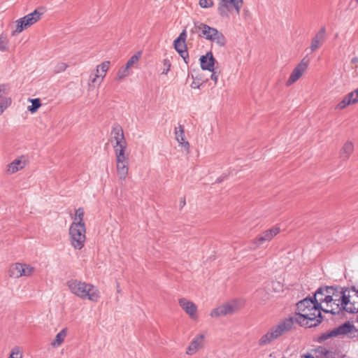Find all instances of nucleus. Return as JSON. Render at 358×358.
Wrapping results in <instances>:
<instances>
[{"label":"nucleus","instance_id":"obj_34","mask_svg":"<svg viewBox=\"0 0 358 358\" xmlns=\"http://www.w3.org/2000/svg\"><path fill=\"white\" fill-rule=\"evenodd\" d=\"M129 75V68L124 66L120 68L117 73V79L122 80Z\"/></svg>","mask_w":358,"mask_h":358},{"label":"nucleus","instance_id":"obj_45","mask_svg":"<svg viewBox=\"0 0 358 358\" xmlns=\"http://www.w3.org/2000/svg\"><path fill=\"white\" fill-rule=\"evenodd\" d=\"M187 38V33L185 30H183L179 35V36L176 39H179V41H182L185 43V40Z\"/></svg>","mask_w":358,"mask_h":358},{"label":"nucleus","instance_id":"obj_1","mask_svg":"<svg viewBox=\"0 0 358 358\" xmlns=\"http://www.w3.org/2000/svg\"><path fill=\"white\" fill-rule=\"evenodd\" d=\"M324 309L310 297H306L296 303V312L272 327L259 340L260 346L267 345L292 329L294 323L302 327H316L322 321L321 311Z\"/></svg>","mask_w":358,"mask_h":358},{"label":"nucleus","instance_id":"obj_38","mask_svg":"<svg viewBox=\"0 0 358 358\" xmlns=\"http://www.w3.org/2000/svg\"><path fill=\"white\" fill-rule=\"evenodd\" d=\"M115 157L116 164L129 162V154H117L115 155Z\"/></svg>","mask_w":358,"mask_h":358},{"label":"nucleus","instance_id":"obj_40","mask_svg":"<svg viewBox=\"0 0 358 358\" xmlns=\"http://www.w3.org/2000/svg\"><path fill=\"white\" fill-rule=\"evenodd\" d=\"M10 103L11 100L10 99H6L0 102V115L8 107V106L10 105Z\"/></svg>","mask_w":358,"mask_h":358},{"label":"nucleus","instance_id":"obj_4","mask_svg":"<svg viewBox=\"0 0 358 358\" xmlns=\"http://www.w3.org/2000/svg\"><path fill=\"white\" fill-rule=\"evenodd\" d=\"M194 28L199 37H203L206 40L213 41L220 47L225 45L226 38L223 34L217 29L199 22H194Z\"/></svg>","mask_w":358,"mask_h":358},{"label":"nucleus","instance_id":"obj_8","mask_svg":"<svg viewBox=\"0 0 358 358\" xmlns=\"http://www.w3.org/2000/svg\"><path fill=\"white\" fill-rule=\"evenodd\" d=\"M243 6V0H218L217 10L221 16H228L233 10L238 14Z\"/></svg>","mask_w":358,"mask_h":358},{"label":"nucleus","instance_id":"obj_54","mask_svg":"<svg viewBox=\"0 0 358 358\" xmlns=\"http://www.w3.org/2000/svg\"><path fill=\"white\" fill-rule=\"evenodd\" d=\"M355 1H356L357 3H358V0H355Z\"/></svg>","mask_w":358,"mask_h":358},{"label":"nucleus","instance_id":"obj_47","mask_svg":"<svg viewBox=\"0 0 358 358\" xmlns=\"http://www.w3.org/2000/svg\"><path fill=\"white\" fill-rule=\"evenodd\" d=\"M8 89V87L6 85H0V97L2 96V94H7Z\"/></svg>","mask_w":358,"mask_h":358},{"label":"nucleus","instance_id":"obj_53","mask_svg":"<svg viewBox=\"0 0 358 358\" xmlns=\"http://www.w3.org/2000/svg\"><path fill=\"white\" fill-rule=\"evenodd\" d=\"M117 292H120V289H119V285H117Z\"/></svg>","mask_w":358,"mask_h":358},{"label":"nucleus","instance_id":"obj_19","mask_svg":"<svg viewBox=\"0 0 358 358\" xmlns=\"http://www.w3.org/2000/svg\"><path fill=\"white\" fill-rule=\"evenodd\" d=\"M174 48L178 54L182 57L186 64L188 63V52L186 48L185 43L179 41V39H175L173 42Z\"/></svg>","mask_w":358,"mask_h":358},{"label":"nucleus","instance_id":"obj_11","mask_svg":"<svg viewBox=\"0 0 358 358\" xmlns=\"http://www.w3.org/2000/svg\"><path fill=\"white\" fill-rule=\"evenodd\" d=\"M348 304L345 306V311L350 313H358V289L355 287L348 288Z\"/></svg>","mask_w":358,"mask_h":358},{"label":"nucleus","instance_id":"obj_41","mask_svg":"<svg viewBox=\"0 0 358 358\" xmlns=\"http://www.w3.org/2000/svg\"><path fill=\"white\" fill-rule=\"evenodd\" d=\"M171 62L169 59H164L163 60V71L162 74L166 75L171 69Z\"/></svg>","mask_w":358,"mask_h":358},{"label":"nucleus","instance_id":"obj_33","mask_svg":"<svg viewBox=\"0 0 358 358\" xmlns=\"http://www.w3.org/2000/svg\"><path fill=\"white\" fill-rule=\"evenodd\" d=\"M31 105L28 107V110L31 113H35L41 106V101L38 99H30Z\"/></svg>","mask_w":358,"mask_h":358},{"label":"nucleus","instance_id":"obj_27","mask_svg":"<svg viewBox=\"0 0 358 358\" xmlns=\"http://www.w3.org/2000/svg\"><path fill=\"white\" fill-rule=\"evenodd\" d=\"M22 263H15L13 264L9 269V275L15 278H19L22 277Z\"/></svg>","mask_w":358,"mask_h":358},{"label":"nucleus","instance_id":"obj_36","mask_svg":"<svg viewBox=\"0 0 358 358\" xmlns=\"http://www.w3.org/2000/svg\"><path fill=\"white\" fill-rule=\"evenodd\" d=\"M8 358H22L20 348L17 346L13 348Z\"/></svg>","mask_w":358,"mask_h":358},{"label":"nucleus","instance_id":"obj_42","mask_svg":"<svg viewBox=\"0 0 358 358\" xmlns=\"http://www.w3.org/2000/svg\"><path fill=\"white\" fill-rule=\"evenodd\" d=\"M199 4L201 8H208L213 7L214 3L213 0H199Z\"/></svg>","mask_w":358,"mask_h":358},{"label":"nucleus","instance_id":"obj_9","mask_svg":"<svg viewBox=\"0 0 358 358\" xmlns=\"http://www.w3.org/2000/svg\"><path fill=\"white\" fill-rule=\"evenodd\" d=\"M280 232L278 227H273L268 230L264 231L255 239L252 240L249 245V249L251 250H257L259 245H262L266 241H270Z\"/></svg>","mask_w":358,"mask_h":358},{"label":"nucleus","instance_id":"obj_46","mask_svg":"<svg viewBox=\"0 0 358 358\" xmlns=\"http://www.w3.org/2000/svg\"><path fill=\"white\" fill-rule=\"evenodd\" d=\"M211 72L212 74L210 76V78L215 82V84H216L218 80L219 72L215 71L214 70Z\"/></svg>","mask_w":358,"mask_h":358},{"label":"nucleus","instance_id":"obj_12","mask_svg":"<svg viewBox=\"0 0 358 358\" xmlns=\"http://www.w3.org/2000/svg\"><path fill=\"white\" fill-rule=\"evenodd\" d=\"M326 41V28L321 27L313 37L309 49L313 52L321 48Z\"/></svg>","mask_w":358,"mask_h":358},{"label":"nucleus","instance_id":"obj_28","mask_svg":"<svg viewBox=\"0 0 358 358\" xmlns=\"http://www.w3.org/2000/svg\"><path fill=\"white\" fill-rule=\"evenodd\" d=\"M16 23V27L14 31L12 32V35L15 36L16 34H18L21 33L24 29L29 27V26L27 24L26 22H24V19L22 17L17 20L15 21Z\"/></svg>","mask_w":358,"mask_h":358},{"label":"nucleus","instance_id":"obj_15","mask_svg":"<svg viewBox=\"0 0 358 358\" xmlns=\"http://www.w3.org/2000/svg\"><path fill=\"white\" fill-rule=\"evenodd\" d=\"M178 303L192 319L196 318L197 307L193 302L185 298H181L179 299Z\"/></svg>","mask_w":358,"mask_h":358},{"label":"nucleus","instance_id":"obj_29","mask_svg":"<svg viewBox=\"0 0 358 358\" xmlns=\"http://www.w3.org/2000/svg\"><path fill=\"white\" fill-rule=\"evenodd\" d=\"M84 209L79 208L76 210L72 223L85 224L84 222Z\"/></svg>","mask_w":358,"mask_h":358},{"label":"nucleus","instance_id":"obj_21","mask_svg":"<svg viewBox=\"0 0 358 358\" xmlns=\"http://www.w3.org/2000/svg\"><path fill=\"white\" fill-rule=\"evenodd\" d=\"M354 150V145L352 142L348 141L346 142L343 148L341 150L340 152V158L342 159V160L345 161L347 160L352 152Z\"/></svg>","mask_w":358,"mask_h":358},{"label":"nucleus","instance_id":"obj_13","mask_svg":"<svg viewBox=\"0 0 358 358\" xmlns=\"http://www.w3.org/2000/svg\"><path fill=\"white\" fill-rule=\"evenodd\" d=\"M206 335L204 334H199L196 335L189 343L187 348L186 353L188 355H194L198 350L203 348L205 343Z\"/></svg>","mask_w":358,"mask_h":358},{"label":"nucleus","instance_id":"obj_5","mask_svg":"<svg viewBox=\"0 0 358 358\" xmlns=\"http://www.w3.org/2000/svg\"><path fill=\"white\" fill-rule=\"evenodd\" d=\"M341 335H346L350 338H355L358 337V329L352 323L346 322L338 327H336L328 332L322 334L319 337L318 341L321 343L331 337H336Z\"/></svg>","mask_w":358,"mask_h":358},{"label":"nucleus","instance_id":"obj_52","mask_svg":"<svg viewBox=\"0 0 358 358\" xmlns=\"http://www.w3.org/2000/svg\"><path fill=\"white\" fill-rule=\"evenodd\" d=\"M181 204H182V206H184L185 204V199L182 201H181Z\"/></svg>","mask_w":358,"mask_h":358},{"label":"nucleus","instance_id":"obj_17","mask_svg":"<svg viewBox=\"0 0 358 358\" xmlns=\"http://www.w3.org/2000/svg\"><path fill=\"white\" fill-rule=\"evenodd\" d=\"M215 59L212 52H208L206 55L200 57L201 67L203 70L213 71L214 70V64Z\"/></svg>","mask_w":358,"mask_h":358},{"label":"nucleus","instance_id":"obj_50","mask_svg":"<svg viewBox=\"0 0 358 358\" xmlns=\"http://www.w3.org/2000/svg\"><path fill=\"white\" fill-rule=\"evenodd\" d=\"M351 94H352V96L355 101L356 103L358 102V87L354 91L351 92Z\"/></svg>","mask_w":358,"mask_h":358},{"label":"nucleus","instance_id":"obj_22","mask_svg":"<svg viewBox=\"0 0 358 358\" xmlns=\"http://www.w3.org/2000/svg\"><path fill=\"white\" fill-rule=\"evenodd\" d=\"M356 103L351 92L345 95L343 99L336 105V108L343 110L348 106Z\"/></svg>","mask_w":358,"mask_h":358},{"label":"nucleus","instance_id":"obj_16","mask_svg":"<svg viewBox=\"0 0 358 358\" xmlns=\"http://www.w3.org/2000/svg\"><path fill=\"white\" fill-rule=\"evenodd\" d=\"M27 164V160L26 157L24 156H21L8 165L6 171L10 174L15 173L17 171L24 169Z\"/></svg>","mask_w":358,"mask_h":358},{"label":"nucleus","instance_id":"obj_18","mask_svg":"<svg viewBox=\"0 0 358 358\" xmlns=\"http://www.w3.org/2000/svg\"><path fill=\"white\" fill-rule=\"evenodd\" d=\"M329 287L327 286L324 287H320L315 292L313 300L315 303H318L319 306H322V303H325V306H327V300L326 299V296L327 294L326 292L327 289L329 290Z\"/></svg>","mask_w":358,"mask_h":358},{"label":"nucleus","instance_id":"obj_20","mask_svg":"<svg viewBox=\"0 0 358 358\" xmlns=\"http://www.w3.org/2000/svg\"><path fill=\"white\" fill-rule=\"evenodd\" d=\"M43 12H40L38 9H36L34 12L25 15L22 18L27 24L30 27L37 22L41 17Z\"/></svg>","mask_w":358,"mask_h":358},{"label":"nucleus","instance_id":"obj_49","mask_svg":"<svg viewBox=\"0 0 358 358\" xmlns=\"http://www.w3.org/2000/svg\"><path fill=\"white\" fill-rule=\"evenodd\" d=\"M184 133L183 127L181 125H179L178 127H176L175 129V134H182Z\"/></svg>","mask_w":358,"mask_h":358},{"label":"nucleus","instance_id":"obj_44","mask_svg":"<svg viewBox=\"0 0 358 358\" xmlns=\"http://www.w3.org/2000/svg\"><path fill=\"white\" fill-rule=\"evenodd\" d=\"M111 134H123V130L121 127L117 125L113 127Z\"/></svg>","mask_w":358,"mask_h":358},{"label":"nucleus","instance_id":"obj_14","mask_svg":"<svg viewBox=\"0 0 358 358\" xmlns=\"http://www.w3.org/2000/svg\"><path fill=\"white\" fill-rule=\"evenodd\" d=\"M113 143L115 154H129L127 152V143L124 136H115L110 140Z\"/></svg>","mask_w":358,"mask_h":358},{"label":"nucleus","instance_id":"obj_24","mask_svg":"<svg viewBox=\"0 0 358 358\" xmlns=\"http://www.w3.org/2000/svg\"><path fill=\"white\" fill-rule=\"evenodd\" d=\"M116 168L120 180H124L129 172V162L117 163Z\"/></svg>","mask_w":358,"mask_h":358},{"label":"nucleus","instance_id":"obj_39","mask_svg":"<svg viewBox=\"0 0 358 358\" xmlns=\"http://www.w3.org/2000/svg\"><path fill=\"white\" fill-rule=\"evenodd\" d=\"M110 64V62L109 61H106L97 66V67L101 70L102 75H104V77L106 76V72L109 69Z\"/></svg>","mask_w":358,"mask_h":358},{"label":"nucleus","instance_id":"obj_10","mask_svg":"<svg viewBox=\"0 0 358 358\" xmlns=\"http://www.w3.org/2000/svg\"><path fill=\"white\" fill-rule=\"evenodd\" d=\"M309 63L310 60L306 57H304L291 73L289 78L286 82V85L289 86L297 81L306 71Z\"/></svg>","mask_w":358,"mask_h":358},{"label":"nucleus","instance_id":"obj_6","mask_svg":"<svg viewBox=\"0 0 358 358\" xmlns=\"http://www.w3.org/2000/svg\"><path fill=\"white\" fill-rule=\"evenodd\" d=\"M85 224L71 223L69 227V236L71 245L76 250H81L86 240Z\"/></svg>","mask_w":358,"mask_h":358},{"label":"nucleus","instance_id":"obj_2","mask_svg":"<svg viewBox=\"0 0 358 358\" xmlns=\"http://www.w3.org/2000/svg\"><path fill=\"white\" fill-rule=\"evenodd\" d=\"M348 288L331 286L329 291L326 292L327 296V306L323 308L322 311L330 313L333 315L339 314L345 311V306L348 304Z\"/></svg>","mask_w":358,"mask_h":358},{"label":"nucleus","instance_id":"obj_37","mask_svg":"<svg viewBox=\"0 0 358 358\" xmlns=\"http://www.w3.org/2000/svg\"><path fill=\"white\" fill-rule=\"evenodd\" d=\"M141 56V52H138L137 54L134 55L131 57L127 61L125 66H127L129 69L134 64H136Z\"/></svg>","mask_w":358,"mask_h":358},{"label":"nucleus","instance_id":"obj_30","mask_svg":"<svg viewBox=\"0 0 358 358\" xmlns=\"http://www.w3.org/2000/svg\"><path fill=\"white\" fill-rule=\"evenodd\" d=\"M21 273L22 277H29L34 274L35 272V268L29 264H22Z\"/></svg>","mask_w":358,"mask_h":358},{"label":"nucleus","instance_id":"obj_43","mask_svg":"<svg viewBox=\"0 0 358 358\" xmlns=\"http://www.w3.org/2000/svg\"><path fill=\"white\" fill-rule=\"evenodd\" d=\"M68 67L67 64L64 62L58 63L55 67V73H59L64 71Z\"/></svg>","mask_w":358,"mask_h":358},{"label":"nucleus","instance_id":"obj_55","mask_svg":"<svg viewBox=\"0 0 358 358\" xmlns=\"http://www.w3.org/2000/svg\"><path fill=\"white\" fill-rule=\"evenodd\" d=\"M310 358H313V357H310Z\"/></svg>","mask_w":358,"mask_h":358},{"label":"nucleus","instance_id":"obj_7","mask_svg":"<svg viewBox=\"0 0 358 358\" xmlns=\"http://www.w3.org/2000/svg\"><path fill=\"white\" fill-rule=\"evenodd\" d=\"M241 306L242 303L239 301L234 300L213 309L210 315L212 317H217L231 315L238 311Z\"/></svg>","mask_w":358,"mask_h":358},{"label":"nucleus","instance_id":"obj_51","mask_svg":"<svg viewBox=\"0 0 358 358\" xmlns=\"http://www.w3.org/2000/svg\"><path fill=\"white\" fill-rule=\"evenodd\" d=\"M95 73L96 74H101V73H102L101 70L97 66H96V69L95 70Z\"/></svg>","mask_w":358,"mask_h":358},{"label":"nucleus","instance_id":"obj_25","mask_svg":"<svg viewBox=\"0 0 358 358\" xmlns=\"http://www.w3.org/2000/svg\"><path fill=\"white\" fill-rule=\"evenodd\" d=\"M67 335V329L64 328L62 329L55 336V338L54 341H52L51 345L53 348H58L60 346L62 343L64 341L65 338Z\"/></svg>","mask_w":358,"mask_h":358},{"label":"nucleus","instance_id":"obj_3","mask_svg":"<svg viewBox=\"0 0 358 358\" xmlns=\"http://www.w3.org/2000/svg\"><path fill=\"white\" fill-rule=\"evenodd\" d=\"M66 285L71 294L81 299L97 302L100 298L99 290L90 283L78 279H70Z\"/></svg>","mask_w":358,"mask_h":358},{"label":"nucleus","instance_id":"obj_26","mask_svg":"<svg viewBox=\"0 0 358 358\" xmlns=\"http://www.w3.org/2000/svg\"><path fill=\"white\" fill-rule=\"evenodd\" d=\"M318 352L323 355V358H345V357L341 352L330 351L324 348H320Z\"/></svg>","mask_w":358,"mask_h":358},{"label":"nucleus","instance_id":"obj_31","mask_svg":"<svg viewBox=\"0 0 358 358\" xmlns=\"http://www.w3.org/2000/svg\"><path fill=\"white\" fill-rule=\"evenodd\" d=\"M176 139L181 148L184 149V151L188 152L189 149V143L186 138V136H176Z\"/></svg>","mask_w":358,"mask_h":358},{"label":"nucleus","instance_id":"obj_48","mask_svg":"<svg viewBox=\"0 0 358 358\" xmlns=\"http://www.w3.org/2000/svg\"><path fill=\"white\" fill-rule=\"evenodd\" d=\"M200 85H201L200 81L199 80H194L191 84V87L194 88V89H199Z\"/></svg>","mask_w":358,"mask_h":358},{"label":"nucleus","instance_id":"obj_35","mask_svg":"<svg viewBox=\"0 0 358 358\" xmlns=\"http://www.w3.org/2000/svg\"><path fill=\"white\" fill-rule=\"evenodd\" d=\"M104 78V75L101 74H92L90 76V81L92 84L98 83L100 85Z\"/></svg>","mask_w":358,"mask_h":358},{"label":"nucleus","instance_id":"obj_32","mask_svg":"<svg viewBox=\"0 0 358 358\" xmlns=\"http://www.w3.org/2000/svg\"><path fill=\"white\" fill-rule=\"evenodd\" d=\"M8 48V41L6 35H0V51L5 52Z\"/></svg>","mask_w":358,"mask_h":358},{"label":"nucleus","instance_id":"obj_23","mask_svg":"<svg viewBox=\"0 0 358 358\" xmlns=\"http://www.w3.org/2000/svg\"><path fill=\"white\" fill-rule=\"evenodd\" d=\"M356 103L351 92L345 95L343 99L336 105V108L343 110L348 106Z\"/></svg>","mask_w":358,"mask_h":358}]
</instances>
